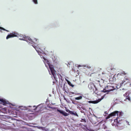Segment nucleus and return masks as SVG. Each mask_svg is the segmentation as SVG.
<instances>
[{
	"mask_svg": "<svg viewBox=\"0 0 131 131\" xmlns=\"http://www.w3.org/2000/svg\"><path fill=\"white\" fill-rule=\"evenodd\" d=\"M88 86L90 90L93 89L94 93L95 94L97 93V89L93 83H90L89 84Z\"/></svg>",
	"mask_w": 131,
	"mask_h": 131,
	"instance_id": "1",
	"label": "nucleus"
},
{
	"mask_svg": "<svg viewBox=\"0 0 131 131\" xmlns=\"http://www.w3.org/2000/svg\"><path fill=\"white\" fill-rule=\"evenodd\" d=\"M121 114V113L117 111H115L110 114L106 118L108 119L111 117L115 116L117 115L118 116L120 117Z\"/></svg>",
	"mask_w": 131,
	"mask_h": 131,
	"instance_id": "2",
	"label": "nucleus"
},
{
	"mask_svg": "<svg viewBox=\"0 0 131 131\" xmlns=\"http://www.w3.org/2000/svg\"><path fill=\"white\" fill-rule=\"evenodd\" d=\"M48 64L49 68L51 70V73L54 77V78L55 79V77L56 75V71H55L54 69V66L53 65L49 63H48Z\"/></svg>",
	"mask_w": 131,
	"mask_h": 131,
	"instance_id": "3",
	"label": "nucleus"
},
{
	"mask_svg": "<svg viewBox=\"0 0 131 131\" xmlns=\"http://www.w3.org/2000/svg\"><path fill=\"white\" fill-rule=\"evenodd\" d=\"M17 37L19 40L28 41V37H26L25 36H23L22 34H19L17 33Z\"/></svg>",
	"mask_w": 131,
	"mask_h": 131,
	"instance_id": "4",
	"label": "nucleus"
},
{
	"mask_svg": "<svg viewBox=\"0 0 131 131\" xmlns=\"http://www.w3.org/2000/svg\"><path fill=\"white\" fill-rule=\"evenodd\" d=\"M27 41L32 44H36L38 42V40L36 38H33L31 39L30 38L28 37V41Z\"/></svg>",
	"mask_w": 131,
	"mask_h": 131,
	"instance_id": "5",
	"label": "nucleus"
},
{
	"mask_svg": "<svg viewBox=\"0 0 131 131\" xmlns=\"http://www.w3.org/2000/svg\"><path fill=\"white\" fill-rule=\"evenodd\" d=\"M0 103H3L4 105H5L7 104H10L8 101H7L3 99H0Z\"/></svg>",
	"mask_w": 131,
	"mask_h": 131,
	"instance_id": "6",
	"label": "nucleus"
},
{
	"mask_svg": "<svg viewBox=\"0 0 131 131\" xmlns=\"http://www.w3.org/2000/svg\"><path fill=\"white\" fill-rule=\"evenodd\" d=\"M107 91L108 92H110L111 91H113L114 90L115 88H114L113 86V85L111 84V85H108L107 86Z\"/></svg>",
	"mask_w": 131,
	"mask_h": 131,
	"instance_id": "7",
	"label": "nucleus"
},
{
	"mask_svg": "<svg viewBox=\"0 0 131 131\" xmlns=\"http://www.w3.org/2000/svg\"><path fill=\"white\" fill-rule=\"evenodd\" d=\"M16 37V35L15 34L13 33H10V34L8 35L6 37L7 39H8L9 38L12 37Z\"/></svg>",
	"mask_w": 131,
	"mask_h": 131,
	"instance_id": "8",
	"label": "nucleus"
},
{
	"mask_svg": "<svg viewBox=\"0 0 131 131\" xmlns=\"http://www.w3.org/2000/svg\"><path fill=\"white\" fill-rule=\"evenodd\" d=\"M57 111L59 112L60 113L62 114L63 115H64L65 116H67L68 115V114L67 113L62 111L59 110L58 109L57 110Z\"/></svg>",
	"mask_w": 131,
	"mask_h": 131,
	"instance_id": "9",
	"label": "nucleus"
},
{
	"mask_svg": "<svg viewBox=\"0 0 131 131\" xmlns=\"http://www.w3.org/2000/svg\"><path fill=\"white\" fill-rule=\"evenodd\" d=\"M39 45H37V47H37L36 46L32 45L34 48L36 49V51L38 52H39V50H40V48H39L40 47L39 46Z\"/></svg>",
	"mask_w": 131,
	"mask_h": 131,
	"instance_id": "10",
	"label": "nucleus"
},
{
	"mask_svg": "<svg viewBox=\"0 0 131 131\" xmlns=\"http://www.w3.org/2000/svg\"><path fill=\"white\" fill-rule=\"evenodd\" d=\"M68 111L70 113V114L74 115L77 117L78 116V115L76 112H74L70 111V110Z\"/></svg>",
	"mask_w": 131,
	"mask_h": 131,
	"instance_id": "11",
	"label": "nucleus"
},
{
	"mask_svg": "<svg viewBox=\"0 0 131 131\" xmlns=\"http://www.w3.org/2000/svg\"><path fill=\"white\" fill-rule=\"evenodd\" d=\"M127 93H125V94H124V96H126L125 99L124 100V101H125L126 100H128L129 101H130V99L129 96V95H128L127 96Z\"/></svg>",
	"mask_w": 131,
	"mask_h": 131,
	"instance_id": "12",
	"label": "nucleus"
},
{
	"mask_svg": "<svg viewBox=\"0 0 131 131\" xmlns=\"http://www.w3.org/2000/svg\"><path fill=\"white\" fill-rule=\"evenodd\" d=\"M82 98V96L80 95L79 97H75V99L76 100H79L81 99Z\"/></svg>",
	"mask_w": 131,
	"mask_h": 131,
	"instance_id": "13",
	"label": "nucleus"
},
{
	"mask_svg": "<svg viewBox=\"0 0 131 131\" xmlns=\"http://www.w3.org/2000/svg\"><path fill=\"white\" fill-rule=\"evenodd\" d=\"M89 103H92L93 104H96L98 102L96 101H89Z\"/></svg>",
	"mask_w": 131,
	"mask_h": 131,
	"instance_id": "14",
	"label": "nucleus"
},
{
	"mask_svg": "<svg viewBox=\"0 0 131 131\" xmlns=\"http://www.w3.org/2000/svg\"><path fill=\"white\" fill-rule=\"evenodd\" d=\"M0 30H4V31H6L7 32H8V30L5 29L4 28L2 27H0ZM0 31H1V32H2V31L1 30H0Z\"/></svg>",
	"mask_w": 131,
	"mask_h": 131,
	"instance_id": "15",
	"label": "nucleus"
},
{
	"mask_svg": "<svg viewBox=\"0 0 131 131\" xmlns=\"http://www.w3.org/2000/svg\"><path fill=\"white\" fill-rule=\"evenodd\" d=\"M68 84L72 87H73L74 86V85H73L70 82L68 81Z\"/></svg>",
	"mask_w": 131,
	"mask_h": 131,
	"instance_id": "16",
	"label": "nucleus"
},
{
	"mask_svg": "<svg viewBox=\"0 0 131 131\" xmlns=\"http://www.w3.org/2000/svg\"><path fill=\"white\" fill-rule=\"evenodd\" d=\"M23 107L22 106H20V107H18V108L19 109L17 110V111H20V110H24V109L21 108Z\"/></svg>",
	"mask_w": 131,
	"mask_h": 131,
	"instance_id": "17",
	"label": "nucleus"
},
{
	"mask_svg": "<svg viewBox=\"0 0 131 131\" xmlns=\"http://www.w3.org/2000/svg\"><path fill=\"white\" fill-rule=\"evenodd\" d=\"M69 94L70 95H71L72 94H76V93L73 92H71L69 93Z\"/></svg>",
	"mask_w": 131,
	"mask_h": 131,
	"instance_id": "18",
	"label": "nucleus"
},
{
	"mask_svg": "<svg viewBox=\"0 0 131 131\" xmlns=\"http://www.w3.org/2000/svg\"><path fill=\"white\" fill-rule=\"evenodd\" d=\"M33 1L36 4H38L37 0H33Z\"/></svg>",
	"mask_w": 131,
	"mask_h": 131,
	"instance_id": "19",
	"label": "nucleus"
},
{
	"mask_svg": "<svg viewBox=\"0 0 131 131\" xmlns=\"http://www.w3.org/2000/svg\"><path fill=\"white\" fill-rule=\"evenodd\" d=\"M102 92H104L105 93L107 92H108L107 90H106L105 89H104L103 90L101 91Z\"/></svg>",
	"mask_w": 131,
	"mask_h": 131,
	"instance_id": "20",
	"label": "nucleus"
},
{
	"mask_svg": "<svg viewBox=\"0 0 131 131\" xmlns=\"http://www.w3.org/2000/svg\"><path fill=\"white\" fill-rule=\"evenodd\" d=\"M103 127L104 129H106L107 128V127L106 126L104 125L103 126Z\"/></svg>",
	"mask_w": 131,
	"mask_h": 131,
	"instance_id": "21",
	"label": "nucleus"
},
{
	"mask_svg": "<svg viewBox=\"0 0 131 131\" xmlns=\"http://www.w3.org/2000/svg\"><path fill=\"white\" fill-rule=\"evenodd\" d=\"M45 127H41V129L42 130H45Z\"/></svg>",
	"mask_w": 131,
	"mask_h": 131,
	"instance_id": "22",
	"label": "nucleus"
},
{
	"mask_svg": "<svg viewBox=\"0 0 131 131\" xmlns=\"http://www.w3.org/2000/svg\"><path fill=\"white\" fill-rule=\"evenodd\" d=\"M125 82V81H123L121 83V85H122Z\"/></svg>",
	"mask_w": 131,
	"mask_h": 131,
	"instance_id": "23",
	"label": "nucleus"
},
{
	"mask_svg": "<svg viewBox=\"0 0 131 131\" xmlns=\"http://www.w3.org/2000/svg\"><path fill=\"white\" fill-rule=\"evenodd\" d=\"M45 131H49V129L48 128H45Z\"/></svg>",
	"mask_w": 131,
	"mask_h": 131,
	"instance_id": "24",
	"label": "nucleus"
},
{
	"mask_svg": "<svg viewBox=\"0 0 131 131\" xmlns=\"http://www.w3.org/2000/svg\"><path fill=\"white\" fill-rule=\"evenodd\" d=\"M82 108L83 110H85V111H87L86 109L84 108L83 107Z\"/></svg>",
	"mask_w": 131,
	"mask_h": 131,
	"instance_id": "25",
	"label": "nucleus"
},
{
	"mask_svg": "<svg viewBox=\"0 0 131 131\" xmlns=\"http://www.w3.org/2000/svg\"><path fill=\"white\" fill-rule=\"evenodd\" d=\"M124 79H125V80H128V78H126V77H125V78Z\"/></svg>",
	"mask_w": 131,
	"mask_h": 131,
	"instance_id": "26",
	"label": "nucleus"
},
{
	"mask_svg": "<svg viewBox=\"0 0 131 131\" xmlns=\"http://www.w3.org/2000/svg\"><path fill=\"white\" fill-rule=\"evenodd\" d=\"M49 108L52 109H54L55 108H53L52 107H49Z\"/></svg>",
	"mask_w": 131,
	"mask_h": 131,
	"instance_id": "27",
	"label": "nucleus"
},
{
	"mask_svg": "<svg viewBox=\"0 0 131 131\" xmlns=\"http://www.w3.org/2000/svg\"><path fill=\"white\" fill-rule=\"evenodd\" d=\"M72 103L73 104H75V103H74V102L73 101H72Z\"/></svg>",
	"mask_w": 131,
	"mask_h": 131,
	"instance_id": "28",
	"label": "nucleus"
},
{
	"mask_svg": "<svg viewBox=\"0 0 131 131\" xmlns=\"http://www.w3.org/2000/svg\"><path fill=\"white\" fill-rule=\"evenodd\" d=\"M122 73L123 74H124L125 75L126 74V73L124 72L123 73Z\"/></svg>",
	"mask_w": 131,
	"mask_h": 131,
	"instance_id": "29",
	"label": "nucleus"
},
{
	"mask_svg": "<svg viewBox=\"0 0 131 131\" xmlns=\"http://www.w3.org/2000/svg\"><path fill=\"white\" fill-rule=\"evenodd\" d=\"M81 66L80 65H78V67H81Z\"/></svg>",
	"mask_w": 131,
	"mask_h": 131,
	"instance_id": "30",
	"label": "nucleus"
},
{
	"mask_svg": "<svg viewBox=\"0 0 131 131\" xmlns=\"http://www.w3.org/2000/svg\"><path fill=\"white\" fill-rule=\"evenodd\" d=\"M37 107H36V108H35V109H34V110H36V109H37Z\"/></svg>",
	"mask_w": 131,
	"mask_h": 131,
	"instance_id": "31",
	"label": "nucleus"
},
{
	"mask_svg": "<svg viewBox=\"0 0 131 131\" xmlns=\"http://www.w3.org/2000/svg\"><path fill=\"white\" fill-rule=\"evenodd\" d=\"M82 120H83V121H85V120L84 119H82Z\"/></svg>",
	"mask_w": 131,
	"mask_h": 131,
	"instance_id": "32",
	"label": "nucleus"
},
{
	"mask_svg": "<svg viewBox=\"0 0 131 131\" xmlns=\"http://www.w3.org/2000/svg\"><path fill=\"white\" fill-rule=\"evenodd\" d=\"M35 106H33V107H35Z\"/></svg>",
	"mask_w": 131,
	"mask_h": 131,
	"instance_id": "33",
	"label": "nucleus"
},
{
	"mask_svg": "<svg viewBox=\"0 0 131 131\" xmlns=\"http://www.w3.org/2000/svg\"><path fill=\"white\" fill-rule=\"evenodd\" d=\"M102 74H104V73H102Z\"/></svg>",
	"mask_w": 131,
	"mask_h": 131,
	"instance_id": "34",
	"label": "nucleus"
},
{
	"mask_svg": "<svg viewBox=\"0 0 131 131\" xmlns=\"http://www.w3.org/2000/svg\"><path fill=\"white\" fill-rule=\"evenodd\" d=\"M64 98L65 100H66V99L65 98Z\"/></svg>",
	"mask_w": 131,
	"mask_h": 131,
	"instance_id": "35",
	"label": "nucleus"
},
{
	"mask_svg": "<svg viewBox=\"0 0 131 131\" xmlns=\"http://www.w3.org/2000/svg\"><path fill=\"white\" fill-rule=\"evenodd\" d=\"M67 111V112H68V111Z\"/></svg>",
	"mask_w": 131,
	"mask_h": 131,
	"instance_id": "36",
	"label": "nucleus"
}]
</instances>
